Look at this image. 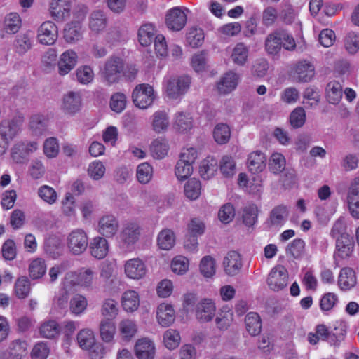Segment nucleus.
Listing matches in <instances>:
<instances>
[{
	"label": "nucleus",
	"instance_id": "obj_64",
	"mask_svg": "<svg viewBox=\"0 0 359 359\" xmlns=\"http://www.w3.org/2000/svg\"><path fill=\"white\" fill-rule=\"evenodd\" d=\"M345 49L350 54H355L359 50V35L354 32L348 33L344 39Z\"/></svg>",
	"mask_w": 359,
	"mask_h": 359
},
{
	"label": "nucleus",
	"instance_id": "obj_52",
	"mask_svg": "<svg viewBox=\"0 0 359 359\" xmlns=\"http://www.w3.org/2000/svg\"><path fill=\"white\" fill-rule=\"evenodd\" d=\"M46 271L45 262L40 258L33 260L29 266V276L32 279L41 278L45 274Z\"/></svg>",
	"mask_w": 359,
	"mask_h": 359
},
{
	"label": "nucleus",
	"instance_id": "obj_2",
	"mask_svg": "<svg viewBox=\"0 0 359 359\" xmlns=\"http://www.w3.org/2000/svg\"><path fill=\"white\" fill-rule=\"evenodd\" d=\"M282 47L287 50H294L296 43L293 36L285 29H277L266 36L265 49L269 55H277Z\"/></svg>",
	"mask_w": 359,
	"mask_h": 359
},
{
	"label": "nucleus",
	"instance_id": "obj_10",
	"mask_svg": "<svg viewBox=\"0 0 359 359\" xmlns=\"http://www.w3.org/2000/svg\"><path fill=\"white\" fill-rule=\"evenodd\" d=\"M347 202L351 215L359 219V177L354 180L348 189Z\"/></svg>",
	"mask_w": 359,
	"mask_h": 359
},
{
	"label": "nucleus",
	"instance_id": "obj_22",
	"mask_svg": "<svg viewBox=\"0 0 359 359\" xmlns=\"http://www.w3.org/2000/svg\"><path fill=\"white\" fill-rule=\"evenodd\" d=\"M238 75L233 72L226 73L217 83V88L220 94H228L234 90L238 84Z\"/></svg>",
	"mask_w": 359,
	"mask_h": 359
},
{
	"label": "nucleus",
	"instance_id": "obj_39",
	"mask_svg": "<svg viewBox=\"0 0 359 359\" xmlns=\"http://www.w3.org/2000/svg\"><path fill=\"white\" fill-rule=\"evenodd\" d=\"M168 142L163 138L154 140L150 147L151 155L157 159L164 158L168 154Z\"/></svg>",
	"mask_w": 359,
	"mask_h": 359
},
{
	"label": "nucleus",
	"instance_id": "obj_5",
	"mask_svg": "<svg viewBox=\"0 0 359 359\" xmlns=\"http://www.w3.org/2000/svg\"><path fill=\"white\" fill-rule=\"evenodd\" d=\"M269 287L276 292L285 289L288 284V273L282 265H277L270 271L267 278Z\"/></svg>",
	"mask_w": 359,
	"mask_h": 359
},
{
	"label": "nucleus",
	"instance_id": "obj_47",
	"mask_svg": "<svg viewBox=\"0 0 359 359\" xmlns=\"http://www.w3.org/2000/svg\"><path fill=\"white\" fill-rule=\"evenodd\" d=\"M119 330L123 339L128 341L135 335L137 327L135 321L126 319L119 323Z\"/></svg>",
	"mask_w": 359,
	"mask_h": 359
},
{
	"label": "nucleus",
	"instance_id": "obj_24",
	"mask_svg": "<svg viewBox=\"0 0 359 359\" xmlns=\"http://www.w3.org/2000/svg\"><path fill=\"white\" fill-rule=\"evenodd\" d=\"M140 231L137 224L130 222L126 224L121 232V239L126 245H133L136 243L140 237Z\"/></svg>",
	"mask_w": 359,
	"mask_h": 359
},
{
	"label": "nucleus",
	"instance_id": "obj_12",
	"mask_svg": "<svg viewBox=\"0 0 359 359\" xmlns=\"http://www.w3.org/2000/svg\"><path fill=\"white\" fill-rule=\"evenodd\" d=\"M223 266L225 273L228 276H233L237 275L243 266L240 254L236 251L229 252L224 258Z\"/></svg>",
	"mask_w": 359,
	"mask_h": 359
},
{
	"label": "nucleus",
	"instance_id": "obj_37",
	"mask_svg": "<svg viewBox=\"0 0 359 359\" xmlns=\"http://www.w3.org/2000/svg\"><path fill=\"white\" fill-rule=\"evenodd\" d=\"M157 242L161 249L164 250H170L175 242L174 232L168 229L162 230L158 236Z\"/></svg>",
	"mask_w": 359,
	"mask_h": 359
},
{
	"label": "nucleus",
	"instance_id": "obj_50",
	"mask_svg": "<svg viewBox=\"0 0 359 359\" xmlns=\"http://www.w3.org/2000/svg\"><path fill=\"white\" fill-rule=\"evenodd\" d=\"M204 34L201 28L191 27L187 34V41L190 46L197 48L202 45Z\"/></svg>",
	"mask_w": 359,
	"mask_h": 359
},
{
	"label": "nucleus",
	"instance_id": "obj_46",
	"mask_svg": "<svg viewBox=\"0 0 359 359\" xmlns=\"http://www.w3.org/2000/svg\"><path fill=\"white\" fill-rule=\"evenodd\" d=\"M231 57L234 63L243 66L248 57V48L243 43H239L233 49Z\"/></svg>",
	"mask_w": 359,
	"mask_h": 359
},
{
	"label": "nucleus",
	"instance_id": "obj_61",
	"mask_svg": "<svg viewBox=\"0 0 359 359\" xmlns=\"http://www.w3.org/2000/svg\"><path fill=\"white\" fill-rule=\"evenodd\" d=\"M201 273L207 278L215 273V262L211 256H205L200 263Z\"/></svg>",
	"mask_w": 359,
	"mask_h": 359
},
{
	"label": "nucleus",
	"instance_id": "obj_51",
	"mask_svg": "<svg viewBox=\"0 0 359 359\" xmlns=\"http://www.w3.org/2000/svg\"><path fill=\"white\" fill-rule=\"evenodd\" d=\"M100 278L104 283V287L111 289L116 281V276L114 274V269L110 264L104 265L100 271Z\"/></svg>",
	"mask_w": 359,
	"mask_h": 359
},
{
	"label": "nucleus",
	"instance_id": "obj_35",
	"mask_svg": "<svg viewBox=\"0 0 359 359\" xmlns=\"http://www.w3.org/2000/svg\"><path fill=\"white\" fill-rule=\"evenodd\" d=\"M155 29L152 24L142 25L138 31V38L140 44L143 46L150 45L154 40Z\"/></svg>",
	"mask_w": 359,
	"mask_h": 359
},
{
	"label": "nucleus",
	"instance_id": "obj_19",
	"mask_svg": "<svg viewBox=\"0 0 359 359\" xmlns=\"http://www.w3.org/2000/svg\"><path fill=\"white\" fill-rule=\"evenodd\" d=\"M23 123L22 116H15L11 120H4L0 124V132L9 140L13 139L21 130Z\"/></svg>",
	"mask_w": 359,
	"mask_h": 359
},
{
	"label": "nucleus",
	"instance_id": "obj_56",
	"mask_svg": "<svg viewBox=\"0 0 359 359\" xmlns=\"http://www.w3.org/2000/svg\"><path fill=\"white\" fill-rule=\"evenodd\" d=\"M306 121V112L303 107L295 108L290 115V123L292 128H299L304 126Z\"/></svg>",
	"mask_w": 359,
	"mask_h": 359
},
{
	"label": "nucleus",
	"instance_id": "obj_27",
	"mask_svg": "<svg viewBox=\"0 0 359 359\" xmlns=\"http://www.w3.org/2000/svg\"><path fill=\"white\" fill-rule=\"evenodd\" d=\"M91 255L99 259H103L108 253V242L104 237H95L90 243Z\"/></svg>",
	"mask_w": 359,
	"mask_h": 359
},
{
	"label": "nucleus",
	"instance_id": "obj_7",
	"mask_svg": "<svg viewBox=\"0 0 359 359\" xmlns=\"http://www.w3.org/2000/svg\"><path fill=\"white\" fill-rule=\"evenodd\" d=\"M57 27L51 21L43 22L37 30V39L43 45H53L57 39Z\"/></svg>",
	"mask_w": 359,
	"mask_h": 359
},
{
	"label": "nucleus",
	"instance_id": "obj_59",
	"mask_svg": "<svg viewBox=\"0 0 359 359\" xmlns=\"http://www.w3.org/2000/svg\"><path fill=\"white\" fill-rule=\"evenodd\" d=\"M305 243L301 238H296L288 244L286 248V252L294 258L297 259L304 254Z\"/></svg>",
	"mask_w": 359,
	"mask_h": 359
},
{
	"label": "nucleus",
	"instance_id": "obj_44",
	"mask_svg": "<svg viewBox=\"0 0 359 359\" xmlns=\"http://www.w3.org/2000/svg\"><path fill=\"white\" fill-rule=\"evenodd\" d=\"M100 332L102 339L109 343L114 339L116 326L111 320H102L100 325Z\"/></svg>",
	"mask_w": 359,
	"mask_h": 359
},
{
	"label": "nucleus",
	"instance_id": "obj_48",
	"mask_svg": "<svg viewBox=\"0 0 359 359\" xmlns=\"http://www.w3.org/2000/svg\"><path fill=\"white\" fill-rule=\"evenodd\" d=\"M21 27V19L16 13H9L4 20V29L8 34H15Z\"/></svg>",
	"mask_w": 359,
	"mask_h": 359
},
{
	"label": "nucleus",
	"instance_id": "obj_49",
	"mask_svg": "<svg viewBox=\"0 0 359 359\" xmlns=\"http://www.w3.org/2000/svg\"><path fill=\"white\" fill-rule=\"evenodd\" d=\"M217 170V161L213 158L209 159L208 158L201 163L199 172L202 178L209 180L214 176Z\"/></svg>",
	"mask_w": 359,
	"mask_h": 359
},
{
	"label": "nucleus",
	"instance_id": "obj_3",
	"mask_svg": "<svg viewBox=\"0 0 359 359\" xmlns=\"http://www.w3.org/2000/svg\"><path fill=\"white\" fill-rule=\"evenodd\" d=\"M66 245L70 254L73 255L83 254L88 246L87 233L81 229L72 231L67 237Z\"/></svg>",
	"mask_w": 359,
	"mask_h": 359
},
{
	"label": "nucleus",
	"instance_id": "obj_8",
	"mask_svg": "<svg viewBox=\"0 0 359 359\" xmlns=\"http://www.w3.org/2000/svg\"><path fill=\"white\" fill-rule=\"evenodd\" d=\"M187 15L179 7L169 10L165 17V24L172 31L178 32L184 28L187 22Z\"/></svg>",
	"mask_w": 359,
	"mask_h": 359
},
{
	"label": "nucleus",
	"instance_id": "obj_32",
	"mask_svg": "<svg viewBox=\"0 0 359 359\" xmlns=\"http://www.w3.org/2000/svg\"><path fill=\"white\" fill-rule=\"evenodd\" d=\"M121 303L125 311L127 312H133L139 307V295L134 290H128L123 294Z\"/></svg>",
	"mask_w": 359,
	"mask_h": 359
},
{
	"label": "nucleus",
	"instance_id": "obj_57",
	"mask_svg": "<svg viewBox=\"0 0 359 359\" xmlns=\"http://www.w3.org/2000/svg\"><path fill=\"white\" fill-rule=\"evenodd\" d=\"M45 251L53 259L58 258L62 255V247L58 239L48 238L45 243Z\"/></svg>",
	"mask_w": 359,
	"mask_h": 359
},
{
	"label": "nucleus",
	"instance_id": "obj_45",
	"mask_svg": "<svg viewBox=\"0 0 359 359\" xmlns=\"http://www.w3.org/2000/svg\"><path fill=\"white\" fill-rule=\"evenodd\" d=\"M118 308L117 302L112 299H105L102 305L101 313L104 320H111L118 315Z\"/></svg>",
	"mask_w": 359,
	"mask_h": 359
},
{
	"label": "nucleus",
	"instance_id": "obj_29",
	"mask_svg": "<svg viewBox=\"0 0 359 359\" xmlns=\"http://www.w3.org/2000/svg\"><path fill=\"white\" fill-rule=\"evenodd\" d=\"M157 319L163 327H168L175 320V311L172 306L161 304L157 309Z\"/></svg>",
	"mask_w": 359,
	"mask_h": 359
},
{
	"label": "nucleus",
	"instance_id": "obj_18",
	"mask_svg": "<svg viewBox=\"0 0 359 359\" xmlns=\"http://www.w3.org/2000/svg\"><path fill=\"white\" fill-rule=\"evenodd\" d=\"M124 269L125 273L131 279H140L147 272L144 263L138 258L128 260L124 265Z\"/></svg>",
	"mask_w": 359,
	"mask_h": 359
},
{
	"label": "nucleus",
	"instance_id": "obj_31",
	"mask_svg": "<svg viewBox=\"0 0 359 359\" xmlns=\"http://www.w3.org/2000/svg\"><path fill=\"white\" fill-rule=\"evenodd\" d=\"M245 327L248 332L252 336L258 335L262 330V320L258 313H248L245 318Z\"/></svg>",
	"mask_w": 359,
	"mask_h": 359
},
{
	"label": "nucleus",
	"instance_id": "obj_60",
	"mask_svg": "<svg viewBox=\"0 0 359 359\" xmlns=\"http://www.w3.org/2000/svg\"><path fill=\"white\" fill-rule=\"evenodd\" d=\"M29 154V151L24 145V142L16 143L12 148V158L17 163H23Z\"/></svg>",
	"mask_w": 359,
	"mask_h": 359
},
{
	"label": "nucleus",
	"instance_id": "obj_34",
	"mask_svg": "<svg viewBox=\"0 0 359 359\" xmlns=\"http://www.w3.org/2000/svg\"><path fill=\"white\" fill-rule=\"evenodd\" d=\"M8 354L11 359H22L27 354V344L20 339L12 341L8 347Z\"/></svg>",
	"mask_w": 359,
	"mask_h": 359
},
{
	"label": "nucleus",
	"instance_id": "obj_26",
	"mask_svg": "<svg viewBox=\"0 0 359 359\" xmlns=\"http://www.w3.org/2000/svg\"><path fill=\"white\" fill-rule=\"evenodd\" d=\"M343 95L342 86L337 81L329 82L325 88V97L329 103L337 104Z\"/></svg>",
	"mask_w": 359,
	"mask_h": 359
},
{
	"label": "nucleus",
	"instance_id": "obj_42",
	"mask_svg": "<svg viewBox=\"0 0 359 359\" xmlns=\"http://www.w3.org/2000/svg\"><path fill=\"white\" fill-rule=\"evenodd\" d=\"M31 290L30 281L26 276L18 278L15 283L14 291L19 299H25L28 297Z\"/></svg>",
	"mask_w": 359,
	"mask_h": 359
},
{
	"label": "nucleus",
	"instance_id": "obj_11",
	"mask_svg": "<svg viewBox=\"0 0 359 359\" xmlns=\"http://www.w3.org/2000/svg\"><path fill=\"white\" fill-rule=\"evenodd\" d=\"M216 306L209 299H204L198 303L196 308V317L201 323L210 321L215 315Z\"/></svg>",
	"mask_w": 359,
	"mask_h": 359
},
{
	"label": "nucleus",
	"instance_id": "obj_20",
	"mask_svg": "<svg viewBox=\"0 0 359 359\" xmlns=\"http://www.w3.org/2000/svg\"><path fill=\"white\" fill-rule=\"evenodd\" d=\"M84 29L79 21H73L66 25L64 29V39L71 43H76L83 38Z\"/></svg>",
	"mask_w": 359,
	"mask_h": 359
},
{
	"label": "nucleus",
	"instance_id": "obj_53",
	"mask_svg": "<svg viewBox=\"0 0 359 359\" xmlns=\"http://www.w3.org/2000/svg\"><path fill=\"white\" fill-rule=\"evenodd\" d=\"M32 46V39L28 33L18 34L15 40V47L19 54H25Z\"/></svg>",
	"mask_w": 359,
	"mask_h": 359
},
{
	"label": "nucleus",
	"instance_id": "obj_40",
	"mask_svg": "<svg viewBox=\"0 0 359 359\" xmlns=\"http://www.w3.org/2000/svg\"><path fill=\"white\" fill-rule=\"evenodd\" d=\"M213 137L217 143L224 144L227 143L231 137V130L226 123H218L213 130Z\"/></svg>",
	"mask_w": 359,
	"mask_h": 359
},
{
	"label": "nucleus",
	"instance_id": "obj_21",
	"mask_svg": "<svg viewBox=\"0 0 359 359\" xmlns=\"http://www.w3.org/2000/svg\"><path fill=\"white\" fill-rule=\"evenodd\" d=\"M50 11L51 16L55 20H62L69 15V2L68 0H52Z\"/></svg>",
	"mask_w": 359,
	"mask_h": 359
},
{
	"label": "nucleus",
	"instance_id": "obj_43",
	"mask_svg": "<svg viewBox=\"0 0 359 359\" xmlns=\"http://www.w3.org/2000/svg\"><path fill=\"white\" fill-rule=\"evenodd\" d=\"M47 119L42 115L35 114L30 118V129L35 135H41L43 134L47 129Z\"/></svg>",
	"mask_w": 359,
	"mask_h": 359
},
{
	"label": "nucleus",
	"instance_id": "obj_25",
	"mask_svg": "<svg viewBox=\"0 0 359 359\" xmlns=\"http://www.w3.org/2000/svg\"><path fill=\"white\" fill-rule=\"evenodd\" d=\"M337 255L342 259L348 257L353 248V241L349 234H344L336 239Z\"/></svg>",
	"mask_w": 359,
	"mask_h": 359
},
{
	"label": "nucleus",
	"instance_id": "obj_15",
	"mask_svg": "<svg viewBox=\"0 0 359 359\" xmlns=\"http://www.w3.org/2000/svg\"><path fill=\"white\" fill-rule=\"evenodd\" d=\"M78 62V55L72 50H67L60 57L57 62L58 73L61 76L67 74L76 65Z\"/></svg>",
	"mask_w": 359,
	"mask_h": 359
},
{
	"label": "nucleus",
	"instance_id": "obj_41",
	"mask_svg": "<svg viewBox=\"0 0 359 359\" xmlns=\"http://www.w3.org/2000/svg\"><path fill=\"white\" fill-rule=\"evenodd\" d=\"M184 191L185 196L190 200L197 199L201 193V182L196 178L189 180L184 184Z\"/></svg>",
	"mask_w": 359,
	"mask_h": 359
},
{
	"label": "nucleus",
	"instance_id": "obj_16",
	"mask_svg": "<svg viewBox=\"0 0 359 359\" xmlns=\"http://www.w3.org/2000/svg\"><path fill=\"white\" fill-rule=\"evenodd\" d=\"M135 353L138 359H154L156 354L154 342L147 338L138 339L135 345Z\"/></svg>",
	"mask_w": 359,
	"mask_h": 359
},
{
	"label": "nucleus",
	"instance_id": "obj_63",
	"mask_svg": "<svg viewBox=\"0 0 359 359\" xmlns=\"http://www.w3.org/2000/svg\"><path fill=\"white\" fill-rule=\"evenodd\" d=\"M38 195L43 201L50 205L55 203L57 198V192L48 185L41 186L38 190Z\"/></svg>",
	"mask_w": 359,
	"mask_h": 359
},
{
	"label": "nucleus",
	"instance_id": "obj_54",
	"mask_svg": "<svg viewBox=\"0 0 359 359\" xmlns=\"http://www.w3.org/2000/svg\"><path fill=\"white\" fill-rule=\"evenodd\" d=\"M285 159L279 153L273 154L269 159V168L274 174H279L285 170Z\"/></svg>",
	"mask_w": 359,
	"mask_h": 359
},
{
	"label": "nucleus",
	"instance_id": "obj_23",
	"mask_svg": "<svg viewBox=\"0 0 359 359\" xmlns=\"http://www.w3.org/2000/svg\"><path fill=\"white\" fill-rule=\"evenodd\" d=\"M266 158L264 154L259 151L251 153L248 158V168L252 174L262 172L266 168Z\"/></svg>",
	"mask_w": 359,
	"mask_h": 359
},
{
	"label": "nucleus",
	"instance_id": "obj_58",
	"mask_svg": "<svg viewBox=\"0 0 359 359\" xmlns=\"http://www.w3.org/2000/svg\"><path fill=\"white\" fill-rule=\"evenodd\" d=\"M79 345L83 349H88L95 343L93 332L90 330H82L77 334Z\"/></svg>",
	"mask_w": 359,
	"mask_h": 359
},
{
	"label": "nucleus",
	"instance_id": "obj_33",
	"mask_svg": "<svg viewBox=\"0 0 359 359\" xmlns=\"http://www.w3.org/2000/svg\"><path fill=\"white\" fill-rule=\"evenodd\" d=\"M169 124V117L165 111H158L153 114L151 126L155 132L160 133L166 130Z\"/></svg>",
	"mask_w": 359,
	"mask_h": 359
},
{
	"label": "nucleus",
	"instance_id": "obj_17",
	"mask_svg": "<svg viewBox=\"0 0 359 359\" xmlns=\"http://www.w3.org/2000/svg\"><path fill=\"white\" fill-rule=\"evenodd\" d=\"M81 105V97L79 92L70 91L64 95L62 109L66 114H75L80 111Z\"/></svg>",
	"mask_w": 359,
	"mask_h": 359
},
{
	"label": "nucleus",
	"instance_id": "obj_62",
	"mask_svg": "<svg viewBox=\"0 0 359 359\" xmlns=\"http://www.w3.org/2000/svg\"><path fill=\"white\" fill-rule=\"evenodd\" d=\"M76 76L79 83L88 84L93 80L94 72L90 66L84 65L76 69Z\"/></svg>",
	"mask_w": 359,
	"mask_h": 359
},
{
	"label": "nucleus",
	"instance_id": "obj_55",
	"mask_svg": "<svg viewBox=\"0 0 359 359\" xmlns=\"http://www.w3.org/2000/svg\"><path fill=\"white\" fill-rule=\"evenodd\" d=\"M181 337L179 332L175 330H168L163 335V341L166 348L172 350L180 345Z\"/></svg>",
	"mask_w": 359,
	"mask_h": 359
},
{
	"label": "nucleus",
	"instance_id": "obj_9",
	"mask_svg": "<svg viewBox=\"0 0 359 359\" xmlns=\"http://www.w3.org/2000/svg\"><path fill=\"white\" fill-rule=\"evenodd\" d=\"M119 228L118 219L112 215L102 216L98 222V231L104 237L112 238Z\"/></svg>",
	"mask_w": 359,
	"mask_h": 359
},
{
	"label": "nucleus",
	"instance_id": "obj_1",
	"mask_svg": "<svg viewBox=\"0 0 359 359\" xmlns=\"http://www.w3.org/2000/svg\"><path fill=\"white\" fill-rule=\"evenodd\" d=\"M136 74L137 69L134 67L130 68L127 74L123 60L115 55L107 58L100 71L102 81L109 86L118 83L123 76H127L130 80L134 79Z\"/></svg>",
	"mask_w": 359,
	"mask_h": 359
},
{
	"label": "nucleus",
	"instance_id": "obj_6",
	"mask_svg": "<svg viewBox=\"0 0 359 359\" xmlns=\"http://www.w3.org/2000/svg\"><path fill=\"white\" fill-rule=\"evenodd\" d=\"M191 79L187 76L172 78L168 80L166 88L167 95L171 99H177L189 89Z\"/></svg>",
	"mask_w": 359,
	"mask_h": 359
},
{
	"label": "nucleus",
	"instance_id": "obj_38",
	"mask_svg": "<svg viewBox=\"0 0 359 359\" xmlns=\"http://www.w3.org/2000/svg\"><path fill=\"white\" fill-rule=\"evenodd\" d=\"M87 306V299L79 294H74L69 301V311L76 316L83 313L86 309Z\"/></svg>",
	"mask_w": 359,
	"mask_h": 359
},
{
	"label": "nucleus",
	"instance_id": "obj_14",
	"mask_svg": "<svg viewBox=\"0 0 359 359\" xmlns=\"http://www.w3.org/2000/svg\"><path fill=\"white\" fill-rule=\"evenodd\" d=\"M313 65L306 61L297 63L292 72V79L296 82H309L314 76Z\"/></svg>",
	"mask_w": 359,
	"mask_h": 359
},
{
	"label": "nucleus",
	"instance_id": "obj_30",
	"mask_svg": "<svg viewBox=\"0 0 359 359\" xmlns=\"http://www.w3.org/2000/svg\"><path fill=\"white\" fill-rule=\"evenodd\" d=\"M107 16L102 11H95L89 17V28L95 33L103 31L107 26Z\"/></svg>",
	"mask_w": 359,
	"mask_h": 359
},
{
	"label": "nucleus",
	"instance_id": "obj_13",
	"mask_svg": "<svg viewBox=\"0 0 359 359\" xmlns=\"http://www.w3.org/2000/svg\"><path fill=\"white\" fill-rule=\"evenodd\" d=\"M289 216V208L285 205L275 206L270 212L266 224L269 228L282 226Z\"/></svg>",
	"mask_w": 359,
	"mask_h": 359
},
{
	"label": "nucleus",
	"instance_id": "obj_4",
	"mask_svg": "<svg viewBox=\"0 0 359 359\" xmlns=\"http://www.w3.org/2000/svg\"><path fill=\"white\" fill-rule=\"evenodd\" d=\"M133 101L140 109H147L155 99L154 91L149 84H140L133 91Z\"/></svg>",
	"mask_w": 359,
	"mask_h": 359
},
{
	"label": "nucleus",
	"instance_id": "obj_36",
	"mask_svg": "<svg viewBox=\"0 0 359 359\" xmlns=\"http://www.w3.org/2000/svg\"><path fill=\"white\" fill-rule=\"evenodd\" d=\"M77 276V283L82 287H90L92 286L94 272L90 269L81 271L78 275L74 272L66 273L65 278L69 279Z\"/></svg>",
	"mask_w": 359,
	"mask_h": 359
},
{
	"label": "nucleus",
	"instance_id": "obj_28",
	"mask_svg": "<svg viewBox=\"0 0 359 359\" xmlns=\"http://www.w3.org/2000/svg\"><path fill=\"white\" fill-rule=\"evenodd\" d=\"M338 283L343 290H348L353 287L357 283L355 271L349 267L342 269L339 276Z\"/></svg>",
	"mask_w": 359,
	"mask_h": 359
}]
</instances>
